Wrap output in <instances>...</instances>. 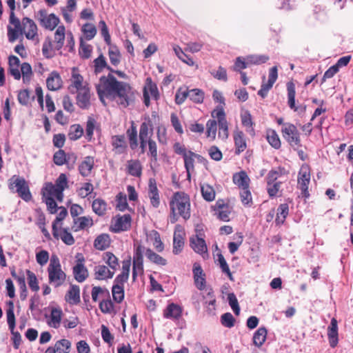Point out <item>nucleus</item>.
<instances>
[{
  "label": "nucleus",
  "mask_w": 353,
  "mask_h": 353,
  "mask_svg": "<svg viewBox=\"0 0 353 353\" xmlns=\"http://www.w3.org/2000/svg\"><path fill=\"white\" fill-rule=\"evenodd\" d=\"M97 90L101 101L104 105H106L107 101H112L126 108L134 100V92L130 85L117 81L112 74L100 78L97 85Z\"/></svg>",
  "instance_id": "1"
},
{
  "label": "nucleus",
  "mask_w": 353,
  "mask_h": 353,
  "mask_svg": "<svg viewBox=\"0 0 353 353\" xmlns=\"http://www.w3.org/2000/svg\"><path fill=\"white\" fill-rule=\"evenodd\" d=\"M171 214L170 221L174 223L179 216H181L184 220H188L190 217V201L189 196L183 192H177L174 194L170 203Z\"/></svg>",
  "instance_id": "2"
},
{
  "label": "nucleus",
  "mask_w": 353,
  "mask_h": 353,
  "mask_svg": "<svg viewBox=\"0 0 353 353\" xmlns=\"http://www.w3.org/2000/svg\"><path fill=\"white\" fill-rule=\"evenodd\" d=\"M48 272L49 282L54 287L61 285L65 281L66 274L61 270L59 259L55 255L52 256L50 259Z\"/></svg>",
  "instance_id": "3"
},
{
  "label": "nucleus",
  "mask_w": 353,
  "mask_h": 353,
  "mask_svg": "<svg viewBox=\"0 0 353 353\" xmlns=\"http://www.w3.org/2000/svg\"><path fill=\"white\" fill-rule=\"evenodd\" d=\"M7 4L10 8L9 22L11 26H8V37L10 42L15 41L19 37V32H21V22L15 17V0H7Z\"/></svg>",
  "instance_id": "4"
},
{
  "label": "nucleus",
  "mask_w": 353,
  "mask_h": 353,
  "mask_svg": "<svg viewBox=\"0 0 353 353\" xmlns=\"http://www.w3.org/2000/svg\"><path fill=\"white\" fill-rule=\"evenodd\" d=\"M9 188L12 190L15 189L19 196L26 201H30L32 198L28 185L23 178L14 175L9 180Z\"/></svg>",
  "instance_id": "5"
},
{
  "label": "nucleus",
  "mask_w": 353,
  "mask_h": 353,
  "mask_svg": "<svg viewBox=\"0 0 353 353\" xmlns=\"http://www.w3.org/2000/svg\"><path fill=\"white\" fill-rule=\"evenodd\" d=\"M212 117L217 120L219 125L218 136L223 140L228 137V123L225 118V114L223 108L217 106L211 114Z\"/></svg>",
  "instance_id": "6"
},
{
  "label": "nucleus",
  "mask_w": 353,
  "mask_h": 353,
  "mask_svg": "<svg viewBox=\"0 0 353 353\" xmlns=\"http://www.w3.org/2000/svg\"><path fill=\"white\" fill-rule=\"evenodd\" d=\"M310 183V170L307 165L301 166L297 179V187L301 190L302 195L307 198L309 196L308 186Z\"/></svg>",
  "instance_id": "7"
},
{
  "label": "nucleus",
  "mask_w": 353,
  "mask_h": 353,
  "mask_svg": "<svg viewBox=\"0 0 353 353\" xmlns=\"http://www.w3.org/2000/svg\"><path fill=\"white\" fill-rule=\"evenodd\" d=\"M37 19L43 27L50 30H54L59 23V19L54 14H48L44 9L38 11Z\"/></svg>",
  "instance_id": "8"
},
{
  "label": "nucleus",
  "mask_w": 353,
  "mask_h": 353,
  "mask_svg": "<svg viewBox=\"0 0 353 353\" xmlns=\"http://www.w3.org/2000/svg\"><path fill=\"white\" fill-rule=\"evenodd\" d=\"M88 88V84L86 81H83V77L79 74L77 70L73 68L70 79V84L68 87L69 91L72 94H75L79 91L83 90V89Z\"/></svg>",
  "instance_id": "9"
},
{
  "label": "nucleus",
  "mask_w": 353,
  "mask_h": 353,
  "mask_svg": "<svg viewBox=\"0 0 353 353\" xmlns=\"http://www.w3.org/2000/svg\"><path fill=\"white\" fill-rule=\"evenodd\" d=\"M21 32H19V34H25L28 39H37L38 37L37 26L36 23L30 18L24 17L21 23Z\"/></svg>",
  "instance_id": "10"
},
{
  "label": "nucleus",
  "mask_w": 353,
  "mask_h": 353,
  "mask_svg": "<svg viewBox=\"0 0 353 353\" xmlns=\"http://www.w3.org/2000/svg\"><path fill=\"white\" fill-rule=\"evenodd\" d=\"M283 137L291 145H297L299 144V133L296 127L291 123H285L282 128Z\"/></svg>",
  "instance_id": "11"
},
{
  "label": "nucleus",
  "mask_w": 353,
  "mask_h": 353,
  "mask_svg": "<svg viewBox=\"0 0 353 353\" xmlns=\"http://www.w3.org/2000/svg\"><path fill=\"white\" fill-rule=\"evenodd\" d=\"M145 251V247L141 245H138L134 256H133V270H132V278L135 280L138 274L143 272V254Z\"/></svg>",
  "instance_id": "12"
},
{
  "label": "nucleus",
  "mask_w": 353,
  "mask_h": 353,
  "mask_svg": "<svg viewBox=\"0 0 353 353\" xmlns=\"http://www.w3.org/2000/svg\"><path fill=\"white\" fill-rule=\"evenodd\" d=\"M278 77V69L276 66L270 68L268 75V81L267 83H263L261 89L258 92V94L262 98H265L268 91L272 88L274 83Z\"/></svg>",
  "instance_id": "13"
},
{
  "label": "nucleus",
  "mask_w": 353,
  "mask_h": 353,
  "mask_svg": "<svg viewBox=\"0 0 353 353\" xmlns=\"http://www.w3.org/2000/svg\"><path fill=\"white\" fill-rule=\"evenodd\" d=\"M185 232L183 228L177 225L175 227L173 237V252L175 254L180 253L184 245Z\"/></svg>",
  "instance_id": "14"
},
{
  "label": "nucleus",
  "mask_w": 353,
  "mask_h": 353,
  "mask_svg": "<svg viewBox=\"0 0 353 353\" xmlns=\"http://www.w3.org/2000/svg\"><path fill=\"white\" fill-rule=\"evenodd\" d=\"M148 197L150 199L151 205L157 208L160 205V197L159 190L157 186V183L155 179H150L148 182Z\"/></svg>",
  "instance_id": "15"
},
{
  "label": "nucleus",
  "mask_w": 353,
  "mask_h": 353,
  "mask_svg": "<svg viewBox=\"0 0 353 353\" xmlns=\"http://www.w3.org/2000/svg\"><path fill=\"white\" fill-rule=\"evenodd\" d=\"M288 87V105L289 107L294 110L296 112H299V113H303L305 111V105H299L296 106L295 105V86L292 83H288L287 85Z\"/></svg>",
  "instance_id": "16"
},
{
  "label": "nucleus",
  "mask_w": 353,
  "mask_h": 353,
  "mask_svg": "<svg viewBox=\"0 0 353 353\" xmlns=\"http://www.w3.org/2000/svg\"><path fill=\"white\" fill-rule=\"evenodd\" d=\"M131 217L129 214H124L117 217L113 225L112 230L115 232L127 230L130 227Z\"/></svg>",
  "instance_id": "17"
},
{
  "label": "nucleus",
  "mask_w": 353,
  "mask_h": 353,
  "mask_svg": "<svg viewBox=\"0 0 353 353\" xmlns=\"http://www.w3.org/2000/svg\"><path fill=\"white\" fill-rule=\"evenodd\" d=\"M62 316L63 312L61 308L52 307L47 321L48 325L55 329L59 327L61 323Z\"/></svg>",
  "instance_id": "18"
},
{
  "label": "nucleus",
  "mask_w": 353,
  "mask_h": 353,
  "mask_svg": "<svg viewBox=\"0 0 353 353\" xmlns=\"http://www.w3.org/2000/svg\"><path fill=\"white\" fill-rule=\"evenodd\" d=\"M59 188L56 187L51 183H46V186L42 189V194L43 197H52L57 199L58 201H61L63 197V191H61L59 194Z\"/></svg>",
  "instance_id": "19"
},
{
  "label": "nucleus",
  "mask_w": 353,
  "mask_h": 353,
  "mask_svg": "<svg viewBox=\"0 0 353 353\" xmlns=\"http://www.w3.org/2000/svg\"><path fill=\"white\" fill-rule=\"evenodd\" d=\"M194 283L196 288L203 290L205 287V274H203L201 267L195 263L193 268Z\"/></svg>",
  "instance_id": "20"
},
{
  "label": "nucleus",
  "mask_w": 353,
  "mask_h": 353,
  "mask_svg": "<svg viewBox=\"0 0 353 353\" xmlns=\"http://www.w3.org/2000/svg\"><path fill=\"white\" fill-rule=\"evenodd\" d=\"M65 301L71 304L76 305L80 302V289L78 285H71L65 296Z\"/></svg>",
  "instance_id": "21"
},
{
  "label": "nucleus",
  "mask_w": 353,
  "mask_h": 353,
  "mask_svg": "<svg viewBox=\"0 0 353 353\" xmlns=\"http://www.w3.org/2000/svg\"><path fill=\"white\" fill-rule=\"evenodd\" d=\"M182 314L181 308L175 303H170L163 312V316L173 320L178 319Z\"/></svg>",
  "instance_id": "22"
},
{
  "label": "nucleus",
  "mask_w": 353,
  "mask_h": 353,
  "mask_svg": "<svg viewBox=\"0 0 353 353\" xmlns=\"http://www.w3.org/2000/svg\"><path fill=\"white\" fill-rule=\"evenodd\" d=\"M71 343L67 339H61L56 342L53 348L49 347L46 352L49 353H68Z\"/></svg>",
  "instance_id": "23"
},
{
  "label": "nucleus",
  "mask_w": 353,
  "mask_h": 353,
  "mask_svg": "<svg viewBox=\"0 0 353 353\" xmlns=\"http://www.w3.org/2000/svg\"><path fill=\"white\" fill-rule=\"evenodd\" d=\"M190 245L192 248L197 253L205 254L207 252V245L205 241L198 236L190 238Z\"/></svg>",
  "instance_id": "24"
},
{
  "label": "nucleus",
  "mask_w": 353,
  "mask_h": 353,
  "mask_svg": "<svg viewBox=\"0 0 353 353\" xmlns=\"http://www.w3.org/2000/svg\"><path fill=\"white\" fill-rule=\"evenodd\" d=\"M20 61L16 56L9 57V72L10 74L17 80L21 79Z\"/></svg>",
  "instance_id": "25"
},
{
  "label": "nucleus",
  "mask_w": 353,
  "mask_h": 353,
  "mask_svg": "<svg viewBox=\"0 0 353 353\" xmlns=\"http://www.w3.org/2000/svg\"><path fill=\"white\" fill-rule=\"evenodd\" d=\"M234 140L236 146V154H240L246 149L247 144L242 131L236 130L234 132Z\"/></svg>",
  "instance_id": "26"
},
{
  "label": "nucleus",
  "mask_w": 353,
  "mask_h": 353,
  "mask_svg": "<svg viewBox=\"0 0 353 353\" xmlns=\"http://www.w3.org/2000/svg\"><path fill=\"white\" fill-rule=\"evenodd\" d=\"M327 334L331 347H334L338 343V325L337 321L333 318L327 329Z\"/></svg>",
  "instance_id": "27"
},
{
  "label": "nucleus",
  "mask_w": 353,
  "mask_h": 353,
  "mask_svg": "<svg viewBox=\"0 0 353 353\" xmlns=\"http://www.w3.org/2000/svg\"><path fill=\"white\" fill-rule=\"evenodd\" d=\"M47 87L49 90L55 91L61 87L62 81L59 74L52 72L46 79Z\"/></svg>",
  "instance_id": "28"
},
{
  "label": "nucleus",
  "mask_w": 353,
  "mask_h": 353,
  "mask_svg": "<svg viewBox=\"0 0 353 353\" xmlns=\"http://www.w3.org/2000/svg\"><path fill=\"white\" fill-rule=\"evenodd\" d=\"M76 93L77 105L81 108H87L90 105V88L83 89Z\"/></svg>",
  "instance_id": "29"
},
{
  "label": "nucleus",
  "mask_w": 353,
  "mask_h": 353,
  "mask_svg": "<svg viewBox=\"0 0 353 353\" xmlns=\"http://www.w3.org/2000/svg\"><path fill=\"white\" fill-rule=\"evenodd\" d=\"M233 182L241 189L249 188L250 178L244 171H241L234 174Z\"/></svg>",
  "instance_id": "30"
},
{
  "label": "nucleus",
  "mask_w": 353,
  "mask_h": 353,
  "mask_svg": "<svg viewBox=\"0 0 353 353\" xmlns=\"http://www.w3.org/2000/svg\"><path fill=\"white\" fill-rule=\"evenodd\" d=\"M112 145L116 153H123L127 147L125 137L123 135L113 136L112 137Z\"/></svg>",
  "instance_id": "31"
},
{
  "label": "nucleus",
  "mask_w": 353,
  "mask_h": 353,
  "mask_svg": "<svg viewBox=\"0 0 353 353\" xmlns=\"http://www.w3.org/2000/svg\"><path fill=\"white\" fill-rule=\"evenodd\" d=\"M65 37V28L63 26H59L54 32V46L57 50H60L63 44Z\"/></svg>",
  "instance_id": "32"
},
{
  "label": "nucleus",
  "mask_w": 353,
  "mask_h": 353,
  "mask_svg": "<svg viewBox=\"0 0 353 353\" xmlns=\"http://www.w3.org/2000/svg\"><path fill=\"white\" fill-rule=\"evenodd\" d=\"M94 165V158L92 157H86L80 164L79 170L80 174L83 176L90 175Z\"/></svg>",
  "instance_id": "33"
},
{
  "label": "nucleus",
  "mask_w": 353,
  "mask_h": 353,
  "mask_svg": "<svg viewBox=\"0 0 353 353\" xmlns=\"http://www.w3.org/2000/svg\"><path fill=\"white\" fill-rule=\"evenodd\" d=\"M73 274L78 282L84 281L88 276V270L81 262H79L73 268Z\"/></svg>",
  "instance_id": "34"
},
{
  "label": "nucleus",
  "mask_w": 353,
  "mask_h": 353,
  "mask_svg": "<svg viewBox=\"0 0 353 353\" xmlns=\"http://www.w3.org/2000/svg\"><path fill=\"white\" fill-rule=\"evenodd\" d=\"M196 157L200 158L201 157L191 151H188V154H185V157H183L185 168L187 171V177L189 180L190 179V172L194 170V158Z\"/></svg>",
  "instance_id": "35"
},
{
  "label": "nucleus",
  "mask_w": 353,
  "mask_h": 353,
  "mask_svg": "<svg viewBox=\"0 0 353 353\" xmlns=\"http://www.w3.org/2000/svg\"><path fill=\"white\" fill-rule=\"evenodd\" d=\"M95 278L98 280L112 278L114 274L105 265H98L94 268Z\"/></svg>",
  "instance_id": "36"
},
{
  "label": "nucleus",
  "mask_w": 353,
  "mask_h": 353,
  "mask_svg": "<svg viewBox=\"0 0 353 353\" xmlns=\"http://www.w3.org/2000/svg\"><path fill=\"white\" fill-rule=\"evenodd\" d=\"M153 128L151 121L150 120L144 121L141 123L139 130V139L148 140L150 139V137L152 134Z\"/></svg>",
  "instance_id": "37"
},
{
  "label": "nucleus",
  "mask_w": 353,
  "mask_h": 353,
  "mask_svg": "<svg viewBox=\"0 0 353 353\" xmlns=\"http://www.w3.org/2000/svg\"><path fill=\"white\" fill-rule=\"evenodd\" d=\"M148 260L159 265H165L167 261L158 254L154 252L151 249L145 248L143 252Z\"/></svg>",
  "instance_id": "38"
},
{
  "label": "nucleus",
  "mask_w": 353,
  "mask_h": 353,
  "mask_svg": "<svg viewBox=\"0 0 353 353\" xmlns=\"http://www.w3.org/2000/svg\"><path fill=\"white\" fill-rule=\"evenodd\" d=\"M110 244V237L108 234H101L94 240V245L96 249L103 250L109 247Z\"/></svg>",
  "instance_id": "39"
},
{
  "label": "nucleus",
  "mask_w": 353,
  "mask_h": 353,
  "mask_svg": "<svg viewBox=\"0 0 353 353\" xmlns=\"http://www.w3.org/2000/svg\"><path fill=\"white\" fill-rule=\"evenodd\" d=\"M59 212L54 220V221L52 223V234L53 236H57L58 235V228H61V221L65 219L66 215L68 214L67 210L61 207L59 208Z\"/></svg>",
  "instance_id": "40"
},
{
  "label": "nucleus",
  "mask_w": 353,
  "mask_h": 353,
  "mask_svg": "<svg viewBox=\"0 0 353 353\" xmlns=\"http://www.w3.org/2000/svg\"><path fill=\"white\" fill-rule=\"evenodd\" d=\"M267 330L262 327H259L254 334L253 343L257 347H261L266 340Z\"/></svg>",
  "instance_id": "41"
},
{
  "label": "nucleus",
  "mask_w": 353,
  "mask_h": 353,
  "mask_svg": "<svg viewBox=\"0 0 353 353\" xmlns=\"http://www.w3.org/2000/svg\"><path fill=\"white\" fill-rule=\"evenodd\" d=\"M54 238L59 239L60 238L65 244L68 245H71L74 243V239L72 236V234L70 233L66 229L59 228H58V235L54 236Z\"/></svg>",
  "instance_id": "42"
},
{
  "label": "nucleus",
  "mask_w": 353,
  "mask_h": 353,
  "mask_svg": "<svg viewBox=\"0 0 353 353\" xmlns=\"http://www.w3.org/2000/svg\"><path fill=\"white\" fill-rule=\"evenodd\" d=\"M92 210L99 216L103 215L107 210V203L101 199H97L92 202Z\"/></svg>",
  "instance_id": "43"
},
{
  "label": "nucleus",
  "mask_w": 353,
  "mask_h": 353,
  "mask_svg": "<svg viewBox=\"0 0 353 353\" xmlns=\"http://www.w3.org/2000/svg\"><path fill=\"white\" fill-rule=\"evenodd\" d=\"M21 76L24 83H28L32 76V67L28 63H23L20 66Z\"/></svg>",
  "instance_id": "44"
},
{
  "label": "nucleus",
  "mask_w": 353,
  "mask_h": 353,
  "mask_svg": "<svg viewBox=\"0 0 353 353\" xmlns=\"http://www.w3.org/2000/svg\"><path fill=\"white\" fill-rule=\"evenodd\" d=\"M74 223L78 230H83L93 225L92 219L89 216H81L74 219Z\"/></svg>",
  "instance_id": "45"
},
{
  "label": "nucleus",
  "mask_w": 353,
  "mask_h": 353,
  "mask_svg": "<svg viewBox=\"0 0 353 353\" xmlns=\"http://www.w3.org/2000/svg\"><path fill=\"white\" fill-rule=\"evenodd\" d=\"M289 207L286 203L281 204L277 209V215L276 222L277 224H282L284 223L285 218L288 214Z\"/></svg>",
  "instance_id": "46"
},
{
  "label": "nucleus",
  "mask_w": 353,
  "mask_h": 353,
  "mask_svg": "<svg viewBox=\"0 0 353 353\" xmlns=\"http://www.w3.org/2000/svg\"><path fill=\"white\" fill-rule=\"evenodd\" d=\"M201 194L205 200L212 201L215 199V191L214 188L208 184H203L201 186Z\"/></svg>",
  "instance_id": "47"
},
{
  "label": "nucleus",
  "mask_w": 353,
  "mask_h": 353,
  "mask_svg": "<svg viewBox=\"0 0 353 353\" xmlns=\"http://www.w3.org/2000/svg\"><path fill=\"white\" fill-rule=\"evenodd\" d=\"M173 50L177 57L183 62L185 63L188 65H193L194 64V62L192 60V59L188 56L179 46H174L173 47Z\"/></svg>",
  "instance_id": "48"
},
{
  "label": "nucleus",
  "mask_w": 353,
  "mask_h": 353,
  "mask_svg": "<svg viewBox=\"0 0 353 353\" xmlns=\"http://www.w3.org/2000/svg\"><path fill=\"white\" fill-rule=\"evenodd\" d=\"M128 170L130 174L139 176L141 174V165L138 161H130L128 163Z\"/></svg>",
  "instance_id": "49"
},
{
  "label": "nucleus",
  "mask_w": 353,
  "mask_h": 353,
  "mask_svg": "<svg viewBox=\"0 0 353 353\" xmlns=\"http://www.w3.org/2000/svg\"><path fill=\"white\" fill-rule=\"evenodd\" d=\"M188 98L194 103H201L204 99V92L199 89L189 90Z\"/></svg>",
  "instance_id": "50"
},
{
  "label": "nucleus",
  "mask_w": 353,
  "mask_h": 353,
  "mask_svg": "<svg viewBox=\"0 0 353 353\" xmlns=\"http://www.w3.org/2000/svg\"><path fill=\"white\" fill-rule=\"evenodd\" d=\"M241 121L243 125L247 128V132L251 135L254 136V132L252 128V121L251 114L246 112L241 115Z\"/></svg>",
  "instance_id": "51"
},
{
  "label": "nucleus",
  "mask_w": 353,
  "mask_h": 353,
  "mask_svg": "<svg viewBox=\"0 0 353 353\" xmlns=\"http://www.w3.org/2000/svg\"><path fill=\"white\" fill-rule=\"evenodd\" d=\"M267 140L268 143L274 148L278 149L281 146V141L278 134L274 130H270L267 132Z\"/></svg>",
  "instance_id": "52"
},
{
  "label": "nucleus",
  "mask_w": 353,
  "mask_h": 353,
  "mask_svg": "<svg viewBox=\"0 0 353 353\" xmlns=\"http://www.w3.org/2000/svg\"><path fill=\"white\" fill-rule=\"evenodd\" d=\"M103 259L114 272L119 266L117 258L111 252L104 253Z\"/></svg>",
  "instance_id": "53"
},
{
  "label": "nucleus",
  "mask_w": 353,
  "mask_h": 353,
  "mask_svg": "<svg viewBox=\"0 0 353 353\" xmlns=\"http://www.w3.org/2000/svg\"><path fill=\"white\" fill-rule=\"evenodd\" d=\"M217 121L216 120H209L206 123L207 128V137L214 140L217 130Z\"/></svg>",
  "instance_id": "54"
},
{
  "label": "nucleus",
  "mask_w": 353,
  "mask_h": 353,
  "mask_svg": "<svg viewBox=\"0 0 353 353\" xmlns=\"http://www.w3.org/2000/svg\"><path fill=\"white\" fill-rule=\"evenodd\" d=\"M108 54L111 63L114 65H117L121 61V54L118 48L115 46H111Z\"/></svg>",
  "instance_id": "55"
},
{
  "label": "nucleus",
  "mask_w": 353,
  "mask_h": 353,
  "mask_svg": "<svg viewBox=\"0 0 353 353\" xmlns=\"http://www.w3.org/2000/svg\"><path fill=\"white\" fill-rule=\"evenodd\" d=\"M112 293L114 300L117 303H121L124 298L123 286L114 284Z\"/></svg>",
  "instance_id": "56"
},
{
  "label": "nucleus",
  "mask_w": 353,
  "mask_h": 353,
  "mask_svg": "<svg viewBox=\"0 0 353 353\" xmlns=\"http://www.w3.org/2000/svg\"><path fill=\"white\" fill-rule=\"evenodd\" d=\"M82 32L88 40H91L97 34V29L94 25L92 23H85L81 29Z\"/></svg>",
  "instance_id": "57"
},
{
  "label": "nucleus",
  "mask_w": 353,
  "mask_h": 353,
  "mask_svg": "<svg viewBox=\"0 0 353 353\" xmlns=\"http://www.w3.org/2000/svg\"><path fill=\"white\" fill-rule=\"evenodd\" d=\"M245 58L248 61V65L250 64L258 65V64L263 63H265L269 59L268 57H267L265 55H256V54L249 55V56H247Z\"/></svg>",
  "instance_id": "58"
},
{
  "label": "nucleus",
  "mask_w": 353,
  "mask_h": 353,
  "mask_svg": "<svg viewBox=\"0 0 353 353\" xmlns=\"http://www.w3.org/2000/svg\"><path fill=\"white\" fill-rule=\"evenodd\" d=\"M189 90L185 88H180L177 90L175 95V101L177 104L183 103L188 98Z\"/></svg>",
  "instance_id": "59"
},
{
  "label": "nucleus",
  "mask_w": 353,
  "mask_h": 353,
  "mask_svg": "<svg viewBox=\"0 0 353 353\" xmlns=\"http://www.w3.org/2000/svg\"><path fill=\"white\" fill-rule=\"evenodd\" d=\"M7 321L9 329L10 331H13L15 328V316L14 313V304H11V306L8 307L6 311Z\"/></svg>",
  "instance_id": "60"
},
{
  "label": "nucleus",
  "mask_w": 353,
  "mask_h": 353,
  "mask_svg": "<svg viewBox=\"0 0 353 353\" xmlns=\"http://www.w3.org/2000/svg\"><path fill=\"white\" fill-rule=\"evenodd\" d=\"M83 132V128L79 125H72L68 134L70 139L77 140L79 139L82 136Z\"/></svg>",
  "instance_id": "61"
},
{
  "label": "nucleus",
  "mask_w": 353,
  "mask_h": 353,
  "mask_svg": "<svg viewBox=\"0 0 353 353\" xmlns=\"http://www.w3.org/2000/svg\"><path fill=\"white\" fill-rule=\"evenodd\" d=\"M127 134L129 138L132 148L137 145V131L134 122L132 123L131 128L127 130Z\"/></svg>",
  "instance_id": "62"
},
{
  "label": "nucleus",
  "mask_w": 353,
  "mask_h": 353,
  "mask_svg": "<svg viewBox=\"0 0 353 353\" xmlns=\"http://www.w3.org/2000/svg\"><path fill=\"white\" fill-rule=\"evenodd\" d=\"M228 303L236 315H239L240 307L237 299L234 293H230L228 295Z\"/></svg>",
  "instance_id": "63"
},
{
  "label": "nucleus",
  "mask_w": 353,
  "mask_h": 353,
  "mask_svg": "<svg viewBox=\"0 0 353 353\" xmlns=\"http://www.w3.org/2000/svg\"><path fill=\"white\" fill-rule=\"evenodd\" d=\"M241 202L245 205H249L252 203V195L249 188L241 189L240 192Z\"/></svg>",
  "instance_id": "64"
}]
</instances>
